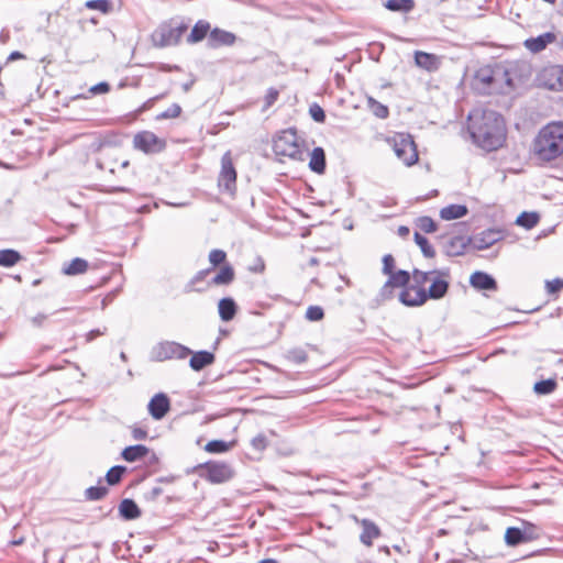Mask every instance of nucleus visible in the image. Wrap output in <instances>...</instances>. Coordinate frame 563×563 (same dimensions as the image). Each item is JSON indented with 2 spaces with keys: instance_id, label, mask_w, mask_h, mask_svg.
Returning <instances> with one entry per match:
<instances>
[{
  "instance_id": "nucleus-1",
  "label": "nucleus",
  "mask_w": 563,
  "mask_h": 563,
  "mask_svg": "<svg viewBox=\"0 0 563 563\" xmlns=\"http://www.w3.org/2000/svg\"><path fill=\"white\" fill-rule=\"evenodd\" d=\"M468 131L473 142L486 151L499 148L506 140L504 118L494 110L471 111Z\"/></svg>"
},
{
  "instance_id": "nucleus-2",
  "label": "nucleus",
  "mask_w": 563,
  "mask_h": 563,
  "mask_svg": "<svg viewBox=\"0 0 563 563\" xmlns=\"http://www.w3.org/2000/svg\"><path fill=\"white\" fill-rule=\"evenodd\" d=\"M533 154L542 163L563 158V123L552 122L543 126L533 141Z\"/></svg>"
},
{
  "instance_id": "nucleus-3",
  "label": "nucleus",
  "mask_w": 563,
  "mask_h": 563,
  "mask_svg": "<svg viewBox=\"0 0 563 563\" xmlns=\"http://www.w3.org/2000/svg\"><path fill=\"white\" fill-rule=\"evenodd\" d=\"M273 151L277 156H285L292 161L305 159L297 131L292 128L283 130L274 136Z\"/></svg>"
},
{
  "instance_id": "nucleus-4",
  "label": "nucleus",
  "mask_w": 563,
  "mask_h": 563,
  "mask_svg": "<svg viewBox=\"0 0 563 563\" xmlns=\"http://www.w3.org/2000/svg\"><path fill=\"white\" fill-rule=\"evenodd\" d=\"M389 142L396 156L406 165L412 166L418 162V151L410 134L398 133Z\"/></svg>"
},
{
  "instance_id": "nucleus-5",
  "label": "nucleus",
  "mask_w": 563,
  "mask_h": 563,
  "mask_svg": "<svg viewBox=\"0 0 563 563\" xmlns=\"http://www.w3.org/2000/svg\"><path fill=\"white\" fill-rule=\"evenodd\" d=\"M186 30L184 24L163 23L152 33L151 40L155 47L176 45Z\"/></svg>"
},
{
  "instance_id": "nucleus-6",
  "label": "nucleus",
  "mask_w": 563,
  "mask_h": 563,
  "mask_svg": "<svg viewBox=\"0 0 563 563\" xmlns=\"http://www.w3.org/2000/svg\"><path fill=\"white\" fill-rule=\"evenodd\" d=\"M191 354V350L175 341H163L153 346L151 358L155 362L167 360H184Z\"/></svg>"
},
{
  "instance_id": "nucleus-7",
  "label": "nucleus",
  "mask_w": 563,
  "mask_h": 563,
  "mask_svg": "<svg viewBox=\"0 0 563 563\" xmlns=\"http://www.w3.org/2000/svg\"><path fill=\"white\" fill-rule=\"evenodd\" d=\"M218 186L220 190L230 195H234L236 191V170L233 165L232 154L230 151L222 155L221 169L218 176Z\"/></svg>"
},
{
  "instance_id": "nucleus-8",
  "label": "nucleus",
  "mask_w": 563,
  "mask_h": 563,
  "mask_svg": "<svg viewBox=\"0 0 563 563\" xmlns=\"http://www.w3.org/2000/svg\"><path fill=\"white\" fill-rule=\"evenodd\" d=\"M450 286V269H434L432 273L431 285L427 290V300L430 299H441L443 298Z\"/></svg>"
},
{
  "instance_id": "nucleus-9",
  "label": "nucleus",
  "mask_w": 563,
  "mask_h": 563,
  "mask_svg": "<svg viewBox=\"0 0 563 563\" xmlns=\"http://www.w3.org/2000/svg\"><path fill=\"white\" fill-rule=\"evenodd\" d=\"M134 147L146 153H158L165 148V141L157 137L156 134L150 131H143L134 135Z\"/></svg>"
},
{
  "instance_id": "nucleus-10",
  "label": "nucleus",
  "mask_w": 563,
  "mask_h": 563,
  "mask_svg": "<svg viewBox=\"0 0 563 563\" xmlns=\"http://www.w3.org/2000/svg\"><path fill=\"white\" fill-rule=\"evenodd\" d=\"M205 468L207 478L212 483H223L233 476L232 467L224 462H208Z\"/></svg>"
},
{
  "instance_id": "nucleus-11",
  "label": "nucleus",
  "mask_w": 563,
  "mask_h": 563,
  "mask_svg": "<svg viewBox=\"0 0 563 563\" xmlns=\"http://www.w3.org/2000/svg\"><path fill=\"white\" fill-rule=\"evenodd\" d=\"M401 303L408 307H419L427 301V290L423 287L407 286L399 294Z\"/></svg>"
},
{
  "instance_id": "nucleus-12",
  "label": "nucleus",
  "mask_w": 563,
  "mask_h": 563,
  "mask_svg": "<svg viewBox=\"0 0 563 563\" xmlns=\"http://www.w3.org/2000/svg\"><path fill=\"white\" fill-rule=\"evenodd\" d=\"M148 412L155 420L163 419L170 409V401L167 395L163 393L156 394L148 402Z\"/></svg>"
},
{
  "instance_id": "nucleus-13",
  "label": "nucleus",
  "mask_w": 563,
  "mask_h": 563,
  "mask_svg": "<svg viewBox=\"0 0 563 563\" xmlns=\"http://www.w3.org/2000/svg\"><path fill=\"white\" fill-rule=\"evenodd\" d=\"M236 42V35L232 32L214 27L210 31L208 37V45L211 48L220 46H232Z\"/></svg>"
},
{
  "instance_id": "nucleus-14",
  "label": "nucleus",
  "mask_w": 563,
  "mask_h": 563,
  "mask_svg": "<svg viewBox=\"0 0 563 563\" xmlns=\"http://www.w3.org/2000/svg\"><path fill=\"white\" fill-rule=\"evenodd\" d=\"M501 239V233L495 230H487L471 239L473 249L482 251L490 247Z\"/></svg>"
},
{
  "instance_id": "nucleus-15",
  "label": "nucleus",
  "mask_w": 563,
  "mask_h": 563,
  "mask_svg": "<svg viewBox=\"0 0 563 563\" xmlns=\"http://www.w3.org/2000/svg\"><path fill=\"white\" fill-rule=\"evenodd\" d=\"M470 284L477 290H497V282L495 278L485 272H475L470 277Z\"/></svg>"
},
{
  "instance_id": "nucleus-16",
  "label": "nucleus",
  "mask_w": 563,
  "mask_h": 563,
  "mask_svg": "<svg viewBox=\"0 0 563 563\" xmlns=\"http://www.w3.org/2000/svg\"><path fill=\"white\" fill-rule=\"evenodd\" d=\"M555 40L556 35L553 32H545L537 37L527 38L523 45L531 53H539Z\"/></svg>"
},
{
  "instance_id": "nucleus-17",
  "label": "nucleus",
  "mask_w": 563,
  "mask_h": 563,
  "mask_svg": "<svg viewBox=\"0 0 563 563\" xmlns=\"http://www.w3.org/2000/svg\"><path fill=\"white\" fill-rule=\"evenodd\" d=\"M471 239L464 236H453L444 245V252L448 256H460L465 253Z\"/></svg>"
},
{
  "instance_id": "nucleus-18",
  "label": "nucleus",
  "mask_w": 563,
  "mask_h": 563,
  "mask_svg": "<svg viewBox=\"0 0 563 563\" xmlns=\"http://www.w3.org/2000/svg\"><path fill=\"white\" fill-rule=\"evenodd\" d=\"M361 525L362 533L360 536V540L363 544L371 547L373 544V540L380 536V529L369 519H363Z\"/></svg>"
},
{
  "instance_id": "nucleus-19",
  "label": "nucleus",
  "mask_w": 563,
  "mask_h": 563,
  "mask_svg": "<svg viewBox=\"0 0 563 563\" xmlns=\"http://www.w3.org/2000/svg\"><path fill=\"white\" fill-rule=\"evenodd\" d=\"M214 358L216 357H214L213 353H211L209 351L203 350V351H198L195 353L191 352L189 366L194 371L199 372V371L203 369L206 366L213 364Z\"/></svg>"
},
{
  "instance_id": "nucleus-20",
  "label": "nucleus",
  "mask_w": 563,
  "mask_h": 563,
  "mask_svg": "<svg viewBox=\"0 0 563 563\" xmlns=\"http://www.w3.org/2000/svg\"><path fill=\"white\" fill-rule=\"evenodd\" d=\"M545 85L551 89L563 90V67L552 66L544 71Z\"/></svg>"
},
{
  "instance_id": "nucleus-21",
  "label": "nucleus",
  "mask_w": 563,
  "mask_h": 563,
  "mask_svg": "<svg viewBox=\"0 0 563 563\" xmlns=\"http://www.w3.org/2000/svg\"><path fill=\"white\" fill-rule=\"evenodd\" d=\"M218 311H219L220 319L222 321L228 322V321H231L235 317V314L238 312V306L231 297H225V298L220 299V301L218 303Z\"/></svg>"
},
{
  "instance_id": "nucleus-22",
  "label": "nucleus",
  "mask_w": 563,
  "mask_h": 563,
  "mask_svg": "<svg viewBox=\"0 0 563 563\" xmlns=\"http://www.w3.org/2000/svg\"><path fill=\"white\" fill-rule=\"evenodd\" d=\"M119 514L124 520H134L141 516V510L133 499L125 498L119 505Z\"/></svg>"
},
{
  "instance_id": "nucleus-23",
  "label": "nucleus",
  "mask_w": 563,
  "mask_h": 563,
  "mask_svg": "<svg viewBox=\"0 0 563 563\" xmlns=\"http://www.w3.org/2000/svg\"><path fill=\"white\" fill-rule=\"evenodd\" d=\"M150 453V449L143 444H136V445H130L126 446L122 453L121 456L126 462H136L139 460H142Z\"/></svg>"
},
{
  "instance_id": "nucleus-24",
  "label": "nucleus",
  "mask_w": 563,
  "mask_h": 563,
  "mask_svg": "<svg viewBox=\"0 0 563 563\" xmlns=\"http://www.w3.org/2000/svg\"><path fill=\"white\" fill-rule=\"evenodd\" d=\"M235 277L233 267L230 264L223 265L219 272L212 277L210 285L227 286L230 285Z\"/></svg>"
},
{
  "instance_id": "nucleus-25",
  "label": "nucleus",
  "mask_w": 563,
  "mask_h": 563,
  "mask_svg": "<svg viewBox=\"0 0 563 563\" xmlns=\"http://www.w3.org/2000/svg\"><path fill=\"white\" fill-rule=\"evenodd\" d=\"M325 166L324 150L322 147H314L310 154L309 168L317 174H323Z\"/></svg>"
},
{
  "instance_id": "nucleus-26",
  "label": "nucleus",
  "mask_w": 563,
  "mask_h": 563,
  "mask_svg": "<svg viewBox=\"0 0 563 563\" xmlns=\"http://www.w3.org/2000/svg\"><path fill=\"white\" fill-rule=\"evenodd\" d=\"M505 541L508 545L516 547L520 543L532 541L531 534H522L520 528L510 527L506 530Z\"/></svg>"
},
{
  "instance_id": "nucleus-27",
  "label": "nucleus",
  "mask_w": 563,
  "mask_h": 563,
  "mask_svg": "<svg viewBox=\"0 0 563 563\" xmlns=\"http://www.w3.org/2000/svg\"><path fill=\"white\" fill-rule=\"evenodd\" d=\"M88 269V262L84 258L76 257L73 258L69 263L64 264L62 272L65 275L74 276L86 273Z\"/></svg>"
},
{
  "instance_id": "nucleus-28",
  "label": "nucleus",
  "mask_w": 563,
  "mask_h": 563,
  "mask_svg": "<svg viewBox=\"0 0 563 563\" xmlns=\"http://www.w3.org/2000/svg\"><path fill=\"white\" fill-rule=\"evenodd\" d=\"M468 209L465 205H449L441 209L440 217L443 220H454L465 217Z\"/></svg>"
},
{
  "instance_id": "nucleus-29",
  "label": "nucleus",
  "mask_w": 563,
  "mask_h": 563,
  "mask_svg": "<svg viewBox=\"0 0 563 563\" xmlns=\"http://www.w3.org/2000/svg\"><path fill=\"white\" fill-rule=\"evenodd\" d=\"M499 75L507 76V73L493 70L490 68H482L476 74V81L482 84L484 87H490L492 84L498 79Z\"/></svg>"
},
{
  "instance_id": "nucleus-30",
  "label": "nucleus",
  "mask_w": 563,
  "mask_h": 563,
  "mask_svg": "<svg viewBox=\"0 0 563 563\" xmlns=\"http://www.w3.org/2000/svg\"><path fill=\"white\" fill-rule=\"evenodd\" d=\"M208 33H210L209 22L200 20L194 25V27L188 36V42L189 43H198V42L202 41L207 36Z\"/></svg>"
},
{
  "instance_id": "nucleus-31",
  "label": "nucleus",
  "mask_w": 563,
  "mask_h": 563,
  "mask_svg": "<svg viewBox=\"0 0 563 563\" xmlns=\"http://www.w3.org/2000/svg\"><path fill=\"white\" fill-rule=\"evenodd\" d=\"M416 64L427 70H433L437 68V56L426 52H416L415 54Z\"/></svg>"
},
{
  "instance_id": "nucleus-32",
  "label": "nucleus",
  "mask_w": 563,
  "mask_h": 563,
  "mask_svg": "<svg viewBox=\"0 0 563 563\" xmlns=\"http://www.w3.org/2000/svg\"><path fill=\"white\" fill-rule=\"evenodd\" d=\"M385 8L389 11L394 12H405L408 13L413 10L415 1L413 0H387L385 3Z\"/></svg>"
},
{
  "instance_id": "nucleus-33",
  "label": "nucleus",
  "mask_w": 563,
  "mask_h": 563,
  "mask_svg": "<svg viewBox=\"0 0 563 563\" xmlns=\"http://www.w3.org/2000/svg\"><path fill=\"white\" fill-rule=\"evenodd\" d=\"M21 260V254L11 249L0 251V266L11 267Z\"/></svg>"
},
{
  "instance_id": "nucleus-34",
  "label": "nucleus",
  "mask_w": 563,
  "mask_h": 563,
  "mask_svg": "<svg viewBox=\"0 0 563 563\" xmlns=\"http://www.w3.org/2000/svg\"><path fill=\"white\" fill-rule=\"evenodd\" d=\"M558 387V383L554 378H549L544 380L537 382L533 386V391L537 395H550Z\"/></svg>"
},
{
  "instance_id": "nucleus-35",
  "label": "nucleus",
  "mask_w": 563,
  "mask_h": 563,
  "mask_svg": "<svg viewBox=\"0 0 563 563\" xmlns=\"http://www.w3.org/2000/svg\"><path fill=\"white\" fill-rule=\"evenodd\" d=\"M388 282L394 287H407L409 280H410V274L407 271L399 269L397 272H393L388 275Z\"/></svg>"
},
{
  "instance_id": "nucleus-36",
  "label": "nucleus",
  "mask_w": 563,
  "mask_h": 563,
  "mask_svg": "<svg viewBox=\"0 0 563 563\" xmlns=\"http://www.w3.org/2000/svg\"><path fill=\"white\" fill-rule=\"evenodd\" d=\"M413 239H415V242L416 244L420 247L422 254L428 257V258H431V257H434L435 255V251L434 249L430 245L428 239L422 235L421 233L419 232H415L413 234Z\"/></svg>"
},
{
  "instance_id": "nucleus-37",
  "label": "nucleus",
  "mask_w": 563,
  "mask_h": 563,
  "mask_svg": "<svg viewBox=\"0 0 563 563\" xmlns=\"http://www.w3.org/2000/svg\"><path fill=\"white\" fill-rule=\"evenodd\" d=\"M126 467L123 465L112 466L106 474V481L109 485L113 486L121 482L122 476L125 474Z\"/></svg>"
},
{
  "instance_id": "nucleus-38",
  "label": "nucleus",
  "mask_w": 563,
  "mask_h": 563,
  "mask_svg": "<svg viewBox=\"0 0 563 563\" xmlns=\"http://www.w3.org/2000/svg\"><path fill=\"white\" fill-rule=\"evenodd\" d=\"M539 222V216L536 212H522L516 223L526 229H532Z\"/></svg>"
},
{
  "instance_id": "nucleus-39",
  "label": "nucleus",
  "mask_w": 563,
  "mask_h": 563,
  "mask_svg": "<svg viewBox=\"0 0 563 563\" xmlns=\"http://www.w3.org/2000/svg\"><path fill=\"white\" fill-rule=\"evenodd\" d=\"M367 106L372 113L379 119H386L389 114L387 106L378 102L372 97L367 99Z\"/></svg>"
},
{
  "instance_id": "nucleus-40",
  "label": "nucleus",
  "mask_w": 563,
  "mask_h": 563,
  "mask_svg": "<svg viewBox=\"0 0 563 563\" xmlns=\"http://www.w3.org/2000/svg\"><path fill=\"white\" fill-rule=\"evenodd\" d=\"M108 492L109 489L106 486H91L85 490V497L87 500H100Z\"/></svg>"
},
{
  "instance_id": "nucleus-41",
  "label": "nucleus",
  "mask_w": 563,
  "mask_h": 563,
  "mask_svg": "<svg viewBox=\"0 0 563 563\" xmlns=\"http://www.w3.org/2000/svg\"><path fill=\"white\" fill-rule=\"evenodd\" d=\"M416 227L424 233H432L437 230V223L434 220L427 216L419 217L416 220Z\"/></svg>"
},
{
  "instance_id": "nucleus-42",
  "label": "nucleus",
  "mask_w": 563,
  "mask_h": 563,
  "mask_svg": "<svg viewBox=\"0 0 563 563\" xmlns=\"http://www.w3.org/2000/svg\"><path fill=\"white\" fill-rule=\"evenodd\" d=\"M286 358L295 364H302L308 360V355L303 349L294 347L287 351Z\"/></svg>"
},
{
  "instance_id": "nucleus-43",
  "label": "nucleus",
  "mask_w": 563,
  "mask_h": 563,
  "mask_svg": "<svg viewBox=\"0 0 563 563\" xmlns=\"http://www.w3.org/2000/svg\"><path fill=\"white\" fill-rule=\"evenodd\" d=\"M86 8L108 13L112 9V2L110 0H88L86 2Z\"/></svg>"
},
{
  "instance_id": "nucleus-44",
  "label": "nucleus",
  "mask_w": 563,
  "mask_h": 563,
  "mask_svg": "<svg viewBox=\"0 0 563 563\" xmlns=\"http://www.w3.org/2000/svg\"><path fill=\"white\" fill-rule=\"evenodd\" d=\"M230 449V444L222 440H212L208 442L205 450L209 453H223Z\"/></svg>"
},
{
  "instance_id": "nucleus-45",
  "label": "nucleus",
  "mask_w": 563,
  "mask_h": 563,
  "mask_svg": "<svg viewBox=\"0 0 563 563\" xmlns=\"http://www.w3.org/2000/svg\"><path fill=\"white\" fill-rule=\"evenodd\" d=\"M433 271L422 272L420 269L415 268L412 271V279L416 287H423V285L431 280Z\"/></svg>"
},
{
  "instance_id": "nucleus-46",
  "label": "nucleus",
  "mask_w": 563,
  "mask_h": 563,
  "mask_svg": "<svg viewBox=\"0 0 563 563\" xmlns=\"http://www.w3.org/2000/svg\"><path fill=\"white\" fill-rule=\"evenodd\" d=\"M181 113V107L178 103H173L165 111L159 113L156 119L157 120H166V119H175L178 118Z\"/></svg>"
},
{
  "instance_id": "nucleus-47",
  "label": "nucleus",
  "mask_w": 563,
  "mask_h": 563,
  "mask_svg": "<svg viewBox=\"0 0 563 563\" xmlns=\"http://www.w3.org/2000/svg\"><path fill=\"white\" fill-rule=\"evenodd\" d=\"M225 260L227 253L220 249H214L209 253V262L212 265V269L223 264Z\"/></svg>"
},
{
  "instance_id": "nucleus-48",
  "label": "nucleus",
  "mask_w": 563,
  "mask_h": 563,
  "mask_svg": "<svg viewBox=\"0 0 563 563\" xmlns=\"http://www.w3.org/2000/svg\"><path fill=\"white\" fill-rule=\"evenodd\" d=\"M323 309L319 306H309L306 310V318L309 321H319L323 318Z\"/></svg>"
},
{
  "instance_id": "nucleus-49",
  "label": "nucleus",
  "mask_w": 563,
  "mask_h": 563,
  "mask_svg": "<svg viewBox=\"0 0 563 563\" xmlns=\"http://www.w3.org/2000/svg\"><path fill=\"white\" fill-rule=\"evenodd\" d=\"M309 114L316 122L322 123L325 120V113L318 103H313L310 106Z\"/></svg>"
},
{
  "instance_id": "nucleus-50",
  "label": "nucleus",
  "mask_w": 563,
  "mask_h": 563,
  "mask_svg": "<svg viewBox=\"0 0 563 563\" xmlns=\"http://www.w3.org/2000/svg\"><path fill=\"white\" fill-rule=\"evenodd\" d=\"M251 445L257 451H264L268 445V440L263 433H260L252 439Z\"/></svg>"
},
{
  "instance_id": "nucleus-51",
  "label": "nucleus",
  "mask_w": 563,
  "mask_h": 563,
  "mask_svg": "<svg viewBox=\"0 0 563 563\" xmlns=\"http://www.w3.org/2000/svg\"><path fill=\"white\" fill-rule=\"evenodd\" d=\"M545 288L549 294H556L563 288V279L554 278L552 280H547Z\"/></svg>"
},
{
  "instance_id": "nucleus-52",
  "label": "nucleus",
  "mask_w": 563,
  "mask_h": 563,
  "mask_svg": "<svg viewBox=\"0 0 563 563\" xmlns=\"http://www.w3.org/2000/svg\"><path fill=\"white\" fill-rule=\"evenodd\" d=\"M395 258L390 254H386L383 257V273L389 275L394 272Z\"/></svg>"
},
{
  "instance_id": "nucleus-53",
  "label": "nucleus",
  "mask_w": 563,
  "mask_h": 563,
  "mask_svg": "<svg viewBox=\"0 0 563 563\" xmlns=\"http://www.w3.org/2000/svg\"><path fill=\"white\" fill-rule=\"evenodd\" d=\"M93 95L106 93L110 91V85L106 81L92 86L89 90Z\"/></svg>"
},
{
  "instance_id": "nucleus-54",
  "label": "nucleus",
  "mask_w": 563,
  "mask_h": 563,
  "mask_svg": "<svg viewBox=\"0 0 563 563\" xmlns=\"http://www.w3.org/2000/svg\"><path fill=\"white\" fill-rule=\"evenodd\" d=\"M106 332H107V328L106 327L102 330L101 329H93V330L89 331L86 334V342H88V343L92 342L96 338L106 334Z\"/></svg>"
},
{
  "instance_id": "nucleus-55",
  "label": "nucleus",
  "mask_w": 563,
  "mask_h": 563,
  "mask_svg": "<svg viewBox=\"0 0 563 563\" xmlns=\"http://www.w3.org/2000/svg\"><path fill=\"white\" fill-rule=\"evenodd\" d=\"M395 287L387 280L380 289V297L383 299H389L393 296V289Z\"/></svg>"
},
{
  "instance_id": "nucleus-56",
  "label": "nucleus",
  "mask_w": 563,
  "mask_h": 563,
  "mask_svg": "<svg viewBox=\"0 0 563 563\" xmlns=\"http://www.w3.org/2000/svg\"><path fill=\"white\" fill-rule=\"evenodd\" d=\"M254 273H263L265 271V263L262 257H257L254 265L251 267Z\"/></svg>"
},
{
  "instance_id": "nucleus-57",
  "label": "nucleus",
  "mask_w": 563,
  "mask_h": 563,
  "mask_svg": "<svg viewBox=\"0 0 563 563\" xmlns=\"http://www.w3.org/2000/svg\"><path fill=\"white\" fill-rule=\"evenodd\" d=\"M522 530V534H531L532 540L537 539L539 537L538 529L533 525H529L528 527H525Z\"/></svg>"
},
{
  "instance_id": "nucleus-58",
  "label": "nucleus",
  "mask_w": 563,
  "mask_h": 563,
  "mask_svg": "<svg viewBox=\"0 0 563 563\" xmlns=\"http://www.w3.org/2000/svg\"><path fill=\"white\" fill-rule=\"evenodd\" d=\"M132 435L134 440H144L147 437V432L142 428H134L132 430Z\"/></svg>"
},
{
  "instance_id": "nucleus-59",
  "label": "nucleus",
  "mask_w": 563,
  "mask_h": 563,
  "mask_svg": "<svg viewBox=\"0 0 563 563\" xmlns=\"http://www.w3.org/2000/svg\"><path fill=\"white\" fill-rule=\"evenodd\" d=\"M212 271V268H207V269H202L200 272H198L195 277L192 278V283H198L200 280H202L210 272Z\"/></svg>"
},
{
  "instance_id": "nucleus-60",
  "label": "nucleus",
  "mask_w": 563,
  "mask_h": 563,
  "mask_svg": "<svg viewBox=\"0 0 563 563\" xmlns=\"http://www.w3.org/2000/svg\"><path fill=\"white\" fill-rule=\"evenodd\" d=\"M267 103L268 104H272L274 101L277 100L278 98V91L275 90V89H269L268 93H267Z\"/></svg>"
},
{
  "instance_id": "nucleus-61",
  "label": "nucleus",
  "mask_w": 563,
  "mask_h": 563,
  "mask_svg": "<svg viewBox=\"0 0 563 563\" xmlns=\"http://www.w3.org/2000/svg\"><path fill=\"white\" fill-rule=\"evenodd\" d=\"M176 476L174 475H168V476H162V477H158L156 479L157 483H162V484H172L176 481Z\"/></svg>"
},
{
  "instance_id": "nucleus-62",
  "label": "nucleus",
  "mask_w": 563,
  "mask_h": 563,
  "mask_svg": "<svg viewBox=\"0 0 563 563\" xmlns=\"http://www.w3.org/2000/svg\"><path fill=\"white\" fill-rule=\"evenodd\" d=\"M162 494H163V489L161 487H153L152 490H151L152 499L157 498Z\"/></svg>"
},
{
  "instance_id": "nucleus-63",
  "label": "nucleus",
  "mask_w": 563,
  "mask_h": 563,
  "mask_svg": "<svg viewBox=\"0 0 563 563\" xmlns=\"http://www.w3.org/2000/svg\"><path fill=\"white\" fill-rule=\"evenodd\" d=\"M24 55L18 51L15 52H12L9 57H8V60H15V59H20V58H23Z\"/></svg>"
},
{
  "instance_id": "nucleus-64",
  "label": "nucleus",
  "mask_w": 563,
  "mask_h": 563,
  "mask_svg": "<svg viewBox=\"0 0 563 563\" xmlns=\"http://www.w3.org/2000/svg\"><path fill=\"white\" fill-rule=\"evenodd\" d=\"M258 563H279V562L275 559H263Z\"/></svg>"
}]
</instances>
